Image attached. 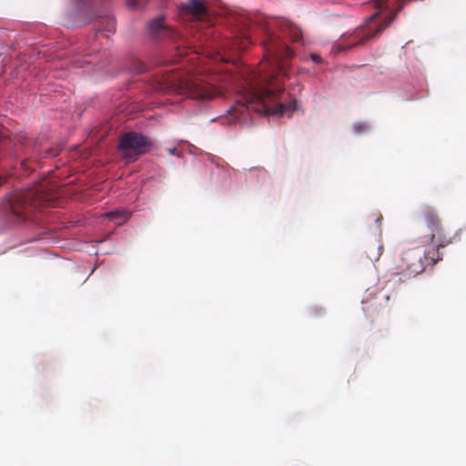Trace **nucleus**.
<instances>
[{
	"instance_id": "obj_1",
	"label": "nucleus",
	"mask_w": 466,
	"mask_h": 466,
	"mask_svg": "<svg viewBox=\"0 0 466 466\" xmlns=\"http://www.w3.org/2000/svg\"><path fill=\"white\" fill-rule=\"evenodd\" d=\"M256 25L263 32L261 44L264 48L265 61L261 64L259 76L250 84V91L244 96L243 108L253 110L264 115L283 116L296 109V101L286 104L279 102L283 92V84L288 77L289 66L294 52L275 32L290 38L292 42L302 41L301 29L291 21L284 18H269L258 16Z\"/></svg>"
},
{
	"instance_id": "obj_2",
	"label": "nucleus",
	"mask_w": 466,
	"mask_h": 466,
	"mask_svg": "<svg viewBox=\"0 0 466 466\" xmlns=\"http://www.w3.org/2000/svg\"><path fill=\"white\" fill-rule=\"evenodd\" d=\"M56 198L54 188L47 182L39 183L33 187L13 193L5 204L7 218L12 223L25 221L29 214L37 208L49 205Z\"/></svg>"
},
{
	"instance_id": "obj_3",
	"label": "nucleus",
	"mask_w": 466,
	"mask_h": 466,
	"mask_svg": "<svg viewBox=\"0 0 466 466\" xmlns=\"http://www.w3.org/2000/svg\"><path fill=\"white\" fill-rule=\"evenodd\" d=\"M423 223L428 228V234L425 236L431 245L424 257L430 263H437L442 259V254L440 252L443 248L455 240V235H451L448 228L443 225L437 211L430 207H425L420 211Z\"/></svg>"
},
{
	"instance_id": "obj_4",
	"label": "nucleus",
	"mask_w": 466,
	"mask_h": 466,
	"mask_svg": "<svg viewBox=\"0 0 466 466\" xmlns=\"http://www.w3.org/2000/svg\"><path fill=\"white\" fill-rule=\"evenodd\" d=\"M412 0H396L392 6V11L384 22L378 25L375 21L376 15H371L369 21L362 26L357 28L352 34L345 36L339 44L340 50H349L355 46L364 45L368 40L380 34L384 30L395 18L396 15L400 12L407 3Z\"/></svg>"
},
{
	"instance_id": "obj_5",
	"label": "nucleus",
	"mask_w": 466,
	"mask_h": 466,
	"mask_svg": "<svg viewBox=\"0 0 466 466\" xmlns=\"http://www.w3.org/2000/svg\"><path fill=\"white\" fill-rule=\"evenodd\" d=\"M152 148L153 143L148 137L136 132L126 133L118 142V164L134 162Z\"/></svg>"
},
{
	"instance_id": "obj_6",
	"label": "nucleus",
	"mask_w": 466,
	"mask_h": 466,
	"mask_svg": "<svg viewBox=\"0 0 466 466\" xmlns=\"http://www.w3.org/2000/svg\"><path fill=\"white\" fill-rule=\"evenodd\" d=\"M216 77L209 76L207 79L190 78L180 79L174 86L180 93L185 94L194 99H212L221 96L222 90L215 85Z\"/></svg>"
},
{
	"instance_id": "obj_7",
	"label": "nucleus",
	"mask_w": 466,
	"mask_h": 466,
	"mask_svg": "<svg viewBox=\"0 0 466 466\" xmlns=\"http://www.w3.org/2000/svg\"><path fill=\"white\" fill-rule=\"evenodd\" d=\"M427 250L419 248H410L405 251L401 257V265L398 266L396 274L418 275L421 273L430 263L424 257Z\"/></svg>"
},
{
	"instance_id": "obj_8",
	"label": "nucleus",
	"mask_w": 466,
	"mask_h": 466,
	"mask_svg": "<svg viewBox=\"0 0 466 466\" xmlns=\"http://www.w3.org/2000/svg\"><path fill=\"white\" fill-rule=\"evenodd\" d=\"M147 31L150 36L157 40L173 37L175 35L174 30L167 25L163 15L149 21Z\"/></svg>"
},
{
	"instance_id": "obj_9",
	"label": "nucleus",
	"mask_w": 466,
	"mask_h": 466,
	"mask_svg": "<svg viewBox=\"0 0 466 466\" xmlns=\"http://www.w3.org/2000/svg\"><path fill=\"white\" fill-rule=\"evenodd\" d=\"M180 11L185 15L200 19L208 14V5L205 0H187L181 5Z\"/></svg>"
},
{
	"instance_id": "obj_10",
	"label": "nucleus",
	"mask_w": 466,
	"mask_h": 466,
	"mask_svg": "<svg viewBox=\"0 0 466 466\" xmlns=\"http://www.w3.org/2000/svg\"><path fill=\"white\" fill-rule=\"evenodd\" d=\"M364 252L371 261H378L383 252V245L380 238H376L365 245Z\"/></svg>"
},
{
	"instance_id": "obj_11",
	"label": "nucleus",
	"mask_w": 466,
	"mask_h": 466,
	"mask_svg": "<svg viewBox=\"0 0 466 466\" xmlns=\"http://www.w3.org/2000/svg\"><path fill=\"white\" fill-rule=\"evenodd\" d=\"M254 28L248 29L247 32L242 33L241 35H237L234 40V46L238 49H245L247 46L253 43L251 33Z\"/></svg>"
},
{
	"instance_id": "obj_12",
	"label": "nucleus",
	"mask_w": 466,
	"mask_h": 466,
	"mask_svg": "<svg viewBox=\"0 0 466 466\" xmlns=\"http://www.w3.org/2000/svg\"><path fill=\"white\" fill-rule=\"evenodd\" d=\"M19 142L22 147H25V152L24 155H28L30 157H38V147L36 143L31 142L28 138L21 137Z\"/></svg>"
},
{
	"instance_id": "obj_13",
	"label": "nucleus",
	"mask_w": 466,
	"mask_h": 466,
	"mask_svg": "<svg viewBox=\"0 0 466 466\" xmlns=\"http://www.w3.org/2000/svg\"><path fill=\"white\" fill-rule=\"evenodd\" d=\"M369 3H372L377 9L388 8L390 6V0H370Z\"/></svg>"
},
{
	"instance_id": "obj_14",
	"label": "nucleus",
	"mask_w": 466,
	"mask_h": 466,
	"mask_svg": "<svg viewBox=\"0 0 466 466\" xmlns=\"http://www.w3.org/2000/svg\"><path fill=\"white\" fill-rule=\"evenodd\" d=\"M353 130L355 131V133L360 134L368 130V126L363 122H359L354 124Z\"/></svg>"
},
{
	"instance_id": "obj_15",
	"label": "nucleus",
	"mask_w": 466,
	"mask_h": 466,
	"mask_svg": "<svg viewBox=\"0 0 466 466\" xmlns=\"http://www.w3.org/2000/svg\"><path fill=\"white\" fill-rule=\"evenodd\" d=\"M117 216H118V226H120L122 223H124L127 220L128 217L130 216V213L126 212V211H121L120 209H118Z\"/></svg>"
},
{
	"instance_id": "obj_16",
	"label": "nucleus",
	"mask_w": 466,
	"mask_h": 466,
	"mask_svg": "<svg viewBox=\"0 0 466 466\" xmlns=\"http://www.w3.org/2000/svg\"><path fill=\"white\" fill-rule=\"evenodd\" d=\"M127 5L130 8H137L140 5V0H127Z\"/></svg>"
},
{
	"instance_id": "obj_17",
	"label": "nucleus",
	"mask_w": 466,
	"mask_h": 466,
	"mask_svg": "<svg viewBox=\"0 0 466 466\" xmlns=\"http://www.w3.org/2000/svg\"><path fill=\"white\" fill-rule=\"evenodd\" d=\"M59 150L55 148H49L46 150V157H56L58 155Z\"/></svg>"
},
{
	"instance_id": "obj_18",
	"label": "nucleus",
	"mask_w": 466,
	"mask_h": 466,
	"mask_svg": "<svg viewBox=\"0 0 466 466\" xmlns=\"http://www.w3.org/2000/svg\"><path fill=\"white\" fill-rule=\"evenodd\" d=\"M133 70H134L135 72H137V73H141V72H143V70H144V69H143V66H142V64H141L140 62H136V64H135V67H134V69H133Z\"/></svg>"
},
{
	"instance_id": "obj_19",
	"label": "nucleus",
	"mask_w": 466,
	"mask_h": 466,
	"mask_svg": "<svg viewBox=\"0 0 466 466\" xmlns=\"http://www.w3.org/2000/svg\"><path fill=\"white\" fill-rule=\"evenodd\" d=\"M312 61H314L315 63H320L321 62V57L317 55V54H311L310 56Z\"/></svg>"
},
{
	"instance_id": "obj_20",
	"label": "nucleus",
	"mask_w": 466,
	"mask_h": 466,
	"mask_svg": "<svg viewBox=\"0 0 466 466\" xmlns=\"http://www.w3.org/2000/svg\"><path fill=\"white\" fill-rule=\"evenodd\" d=\"M27 159H22L21 160V166L25 170L30 169V167L27 166Z\"/></svg>"
},
{
	"instance_id": "obj_21",
	"label": "nucleus",
	"mask_w": 466,
	"mask_h": 466,
	"mask_svg": "<svg viewBox=\"0 0 466 466\" xmlns=\"http://www.w3.org/2000/svg\"><path fill=\"white\" fill-rule=\"evenodd\" d=\"M382 220V216L379 214L375 219L376 223L379 224V227H380V221Z\"/></svg>"
},
{
	"instance_id": "obj_22",
	"label": "nucleus",
	"mask_w": 466,
	"mask_h": 466,
	"mask_svg": "<svg viewBox=\"0 0 466 466\" xmlns=\"http://www.w3.org/2000/svg\"><path fill=\"white\" fill-rule=\"evenodd\" d=\"M390 298L387 295H384L381 297V300H383L384 304H386L389 301Z\"/></svg>"
},
{
	"instance_id": "obj_23",
	"label": "nucleus",
	"mask_w": 466,
	"mask_h": 466,
	"mask_svg": "<svg viewBox=\"0 0 466 466\" xmlns=\"http://www.w3.org/2000/svg\"><path fill=\"white\" fill-rule=\"evenodd\" d=\"M366 304H367L366 309H369L370 307H372L374 305V303H372L370 301H366Z\"/></svg>"
},
{
	"instance_id": "obj_24",
	"label": "nucleus",
	"mask_w": 466,
	"mask_h": 466,
	"mask_svg": "<svg viewBox=\"0 0 466 466\" xmlns=\"http://www.w3.org/2000/svg\"><path fill=\"white\" fill-rule=\"evenodd\" d=\"M115 215H116V211H111V212L106 214V216H108V217H113Z\"/></svg>"
}]
</instances>
